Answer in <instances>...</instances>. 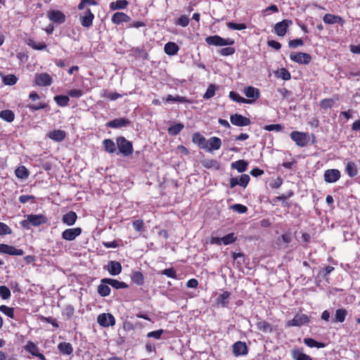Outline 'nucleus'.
I'll return each mask as SVG.
<instances>
[{"mask_svg": "<svg viewBox=\"0 0 360 360\" xmlns=\"http://www.w3.org/2000/svg\"><path fill=\"white\" fill-rule=\"evenodd\" d=\"M290 136L298 146L304 147L309 143V138L306 133L294 131Z\"/></svg>", "mask_w": 360, "mask_h": 360, "instance_id": "obj_4", "label": "nucleus"}, {"mask_svg": "<svg viewBox=\"0 0 360 360\" xmlns=\"http://www.w3.org/2000/svg\"><path fill=\"white\" fill-rule=\"evenodd\" d=\"M18 81V78L14 75H8L3 78V82L6 85H13Z\"/></svg>", "mask_w": 360, "mask_h": 360, "instance_id": "obj_52", "label": "nucleus"}, {"mask_svg": "<svg viewBox=\"0 0 360 360\" xmlns=\"http://www.w3.org/2000/svg\"><path fill=\"white\" fill-rule=\"evenodd\" d=\"M309 322V318L304 314H297L294 318L286 323V326H301Z\"/></svg>", "mask_w": 360, "mask_h": 360, "instance_id": "obj_5", "label": "nucleus"}, {"mask_svg": "<svg viewBox=\"0 0 360 360\" xmlns=\"http://www.w3.org/2000/svg\"><path fill=\"white\" fill-rule=\"evenodd\" d=\"M94 15L89 8H86L80 16L81 24L84 27H90L92 25Z\"/></svg>", "mask_w": 360, "mask_h": 360, "instance_id": "obj_14", "label": "nucleus"}, {"mask_svg": "<svg viewBox=\"0 0 360 360\" xmlns=\"http://www.w3.org/2000/svg\"><path fill=\"white\" fill-rule=\"evenodd\" d=\"M82 233V229L79 227L68 229L62 233V238L65 240H73Z\"/></svg>", "mask_w": 360, "mask_h": 360, "instance_id": "obj_11", "label": "nucleus"}, {"mask_svg": "<svg viewBox=\"0 0 360 360\" xmlns=\"http://www.w3.org/2000/svg\"><path fill=\"white\" fill-rule=\"evenodd\" d=\"M54 101L60 106H66L68 105L69 97L68 96H56Z\"/></svg>", "mask_w": 360, "mask_h": 360, "instance_id": "obj_48", "label": "nucleus"}, {"mask_svg": "<svg viewBox=\"0 0 360 360\" xmlns=\"http://www.w3.org/2000/svg\"><path fill=\"white\" fill-rule=\"evenodd\" d=\"M233 352L236 356L245 355L248 353V347L245 342L238 341L233 345Z\"/></svg>", "mask_w": 360, "mask_h": 360, "instance_id": "obj_18", "label": "nucleus"}, {"mask_svg": "<svg viewBox=\"0 0 360 360\" xmlns=\"http://www.w3.org/2000/svg\"><path fill=\"white\" fill-rule=\"evenodd\" d=\"M248 163L244 160H240L231 163V167L241 173L246 171Z\"/></svg>", "mask_w": 360, "mask_h": 360, "instance_id": "obj_29", "label": "nucleus"}, {"mask_svg": "<svg viewBox=\"0 0 360 360\" xmlns=\"http://www.w3.org/2000/svg\"><path fill=\"white\" fill-rule=\"evenodd\" d=\"M347 311L345 309H338L335 311V321L342 323L345 320Z\"/></svg>", "mask_w": 360, "mask_h": 360, "instance_id": "obj_44", "label": "nucleus"}, {"mask_svg": "<svg viewBox=\"0 0 360 360\" xmlns=\"http://www.w3.org/2000/svg\"><path fill=\"white\" fill-rule=\"evenodd\" d=\"M15 175L19 179H25L28 176L29 172L25 166L18 167L15 171Z\"/></svg>", "mask_w": 360, "mask_h": 360, "instance_id": "obj_45", "label": "nucleus"}, {"mask_svg": "<svg viewBox=\"0 0 360 360\" xmlns=\"http://www.w3.org/2000/svg\"><path fill=\"white\" fill-rule=\"evenodd\" d=\"M96 5V1L94 0H82L78 6L79 10H84L87 6Z\"/></svg>", "mask_w": 360, "mask_h": 360, "instance_id": "obj_60", "label": "nucleus"}, {"mask_svg": "<svg viewBox=\"0 0 360 360\" xmlns=\"http://www.w3.org/2000/svg\"><path fill=\"white\" fill-rule=\"evenodd\" d=\"M227 27L233 30H242L247 28V25L245 23H235L233 22H229Z\"/></svg>", "mask_w": 360, "mask_h": 360, "instance_id": "obj_50", "label": "nucleus"}, {"mask_svg": "<svg viewBox=\"0 0 360 360\" xmlns=\"http://www.w3.org/2000/svg\"><path fill=\"white\" fill-rule=\"evenodd\" d=\"M217 89H218V86L215 84L209 85L205 94L203 96V98L205 99L212 98L214 96Z\"/></svg>", "mask_w": 360, "mask_h": 360, "instance_id": "obj_47", "label": "nucleus"}, {"mask_svg": "<svg viewBox=\"0 0 360 360\" xmlns=\"http://www.w3.org/2000/svg\"><path fill=\"white\" fill-rule=\"evenodd\" d=\"M0 311L9 318H14V309L12 307H9L6 305H1Z\"/></svg>", "mask_w": 360, "mask_h": 360, "instance_id": "obj_49", "label": "nucleus"}, {"mask_svg": "<svg viewBox=\"0 0 360 360\" xmlns=\"http://www.w3.org/2000/svg\"><path fill=\"white\" fill-rule=\"evenodd\" d=\"M25 349L30 352L32 355L39 357L41 360H45L44 354L39 352V349L37 346L32 342H28L25 347Z\"/></svg>", "mask_w": 360, "mask_h": 360, "instance_id": "obj_17", "label": "nucleus"}, {"mask_svg": "<svg viewBox=\"0 0 360 360\" xmlns=\"http://www.w3.org/2000/svg\"><path fill=\"white\" fill-rule=\"evenodd\" d=\"M221 240H222V243L226 245L234 243L236 238L234 236V233H231L221 238Z\"/></svg>", "mask_w": 360, "mask_h": 360, "instance_id": "obj_53", "label": "nucleus"}, {"mask_svg": "<svg viewBox=\"0 0 360 360\" xmlns=\"http://www.w3.org/2000/svg\"><path fill=\"white\" fill-rule=\"evenodd\" d=\"M192 141L194 143L198 145L200 148L205 149L207 148V143L205 138L199 132H195L193 134Z\"/></svg>", "mask_w": 360, "mask_h": 360, "instance_id": "obj_24", "label": "nucleus"}, {"mask_svg": "<svg viewBox=\"0 0 360 360\" xmlns=\"http://www.w3.org/2000/svg\"><path fill=\"white\" fill-rule=\"evenodd\" d=\"M290 59L299 64L307 65L311 62V57L307 53H292L290 56Z\"/></svg>", "mask_w": 360, "mask_h": 360, "instance_id": "obj_9", "label": "nucleus"}, {"mask_svg": "<svg viewBox=\"0 0 360 360\" xmlns=\"http://www.w3.org/2000/svg\"><path fill=\"white\" fill-rule=\"evenodd\" d=\"M292 358L295 360H312L311 358L306 354H304L300 349H293L292 351Z\"/></svg>", "mask_w": 360, "mask_h": 360, "instance_id": "obj_34", "label": "nucleus"}, {"mask_svg": "<svg viewBox=\"0 0 360 360\" xmlns=\"http://www.w3.org/2000/svg\"><path fill=\"white\" fill-rule=\"evenodd\" d=\"M117 145L120 152L124 156H128L133 152L131 143L123 136H119L117 138Z\"/></svg>", "mask_w": 360, "mask_h": 360, "instance_id": "obj_3", "label": "nucleus"}, {"mask_svg": "<svg viewBox=\"0 0 360 360\" xmlns=\"http://www.w3.org/2000/svg\"><path fill=\"white\" fill-rule=\"evenodd\" d=\"M236 50L233 47H226L223 48L219 51V53L224 56H231L235 53Z\"/></svg>", "mask_w": 360, "mask_h": 360, "instance_id": "obj_59", "label": "nucleus"}, {"mask_svg": "<svg viewBox=\"0 0 360 360\" xmlns=\"http://www.w3.org/2000/svg\"><path fill=\"white\" fill-rule=\"evenodd\" d=\"M337 101H338V97L325 98L320 101V106L321 108L328 109L332 108Z\"/></svg>", "mask_w": 360, "mask_h": 360, "instance_id": "obj_32", "label": "nucleus"}, {"mask_svg": "<svg viewBox=\"0 0 360 360\" xmlns=\"http://www.w3.org/2000/svg\"><path fill=\"white\" fill-rule=\"evenodd\" d=\"M243 94L249 100L252 101V103L255 100H257L260 96V92L259 89L250 86L245 87L243 90Z\"/></svg>", "mask_w": 360, "mask_h": 360, "instance_id": "obj_16", "label": "nucleus"}, {"mask_svg": "<svg viewBox=\"0 0 360 360\" xmlns=\"http://www.w3.org/2000/svg\"><path fill=\"white\" fill-rule=\"evenodd\" d=\"M346 172L349 176L354 177L357 175L358 170L356 164L354 162L349 161L347 163Z\"/></svg>", "mask_w": 360, "mask_h": 360, "instance_id": "obj_35", "label": "nucleus"}, {"mask_svg": "<svg viewBox=\"0 0 360 360\" xmlns=\"http://www.w3.org/2000/svg\"><path fill=\"white\" fill-rule=\"evenodd\" d=\"M114 24L119 25L122 22H127L130 20V17L122 12H117L113 14L111 18Z\"/></svg>", "mask_w": 360, "mask_h": 360, "instance_id": "obj_23", "label": "nucleus"}, {"mask_svg": "<svg viewBox=\"0 0 360 360\" xmlns=\"http://www.w3.org/2000/svg\"><path fill=\"white\" fill-rule=\"evenodd\" d=\"M205 41L207 44L215 46H231L235 43L232 39H224L219 35L209 36L205 38Z\"/></svg>", "mask_w": 360, "mask_h": 360, "instance_id": "obj_2", "label": "nucleus"}, {"mask_svg": "<svg viewBox=\"0 0 360 360\" xmlns=\"http://www.w3.org/2000/svg\"><path fill=\"white\" fill-rule=\"evenodd\" d=\"M0 297L4 300H8L11 297V291L5 285L0 286Z\"/></svg>", "mask_w": 360, "mask_h": 360, "instance_id": "obj_54", "label": "nucleus"}, {"mask_svg": "<svg viewBox=\"0 0 360 360\" xmlns=\"http://www.w3.org/2000/svg\"><path fill=\"white\" fill-rule=\"evenodd\" d=\"M304 342L309 347L323 348L326 346L324 343L317 342L312 338H304Z\"/></svg>", "mask_w": 360, "mask_h": 360, "instance_id": "obj_40", "label": "nucleus"}, {"mask_svg": "<svg viewBox=\"0 0 360 360\" xmlns=\"http://www.w3.org/2000/svg\"><path fill=\"white\" fill-rule=\"evenodd\" d=\"M179 48L178 45L174 42H168L165 45V52L169 56L176 55Z\"/></svg>", "mask_w": 360, "mask_h": 360, "instance_id": "obj_28", "label": "nucleus"}, {"mask_svg": "<svg viewBox=\"0 0 360 360\" xmlns=\"http://www.w3.org/2000/svg\"><path fill=\"white\" fill-rule=\"evenodd\" d=\"M77 219V214L73 211H70L63 216L62 221L68 226H72L76 222Z\"/></svg>", "mask_w": 360, "mask_h": 360, "instance_id": "obj_25", "label": "nucleus"}, {"mask_svg": "<svg viewBox=\"0 0 360 360\" xmlns=\"http://www.w3.org/2000/svg\"><path fill=\"white\" fill-rule=\"evenodd\" d=\"M131 279L134 283L139 285H142L144 281L143 275L140 271L134 272L131 276Z\"/></svg>", "mask_w": 360, "mask_h": 360, "instance_id": "obj_46", "label": "nucleus"}, {"mask_svg": "<svg viewBox=\"0 0 360 360\" xmlns=\"http://www.w3.org/2000/svg\"><path fill=\"white\" fill-rule=\"evenodd\" d=\"M26 218L20 222L21 226L26 229H30L31 226H38L47 222L46 217L43 214H27Z\"/></svg>", "mask_w": 360, "mask_h": 360, "instance_id": "obj_1", "label": "nucleus"}, {"mask_svg": "<svg viewBox=\"0 0 360 360\" xmlns=\"http://www.w3.org/2000/svg\"><path fill=\"white\" fill-rule=\"evenodd\" d=\"M0 253L13 256H21L24 254V251L22 249H18L12 245L0 243Z\"/></svg>", "mask_w": 360, "mask_h": 360, "instance_id": "obj_7", "label": "nucleus"}, {"mask_svg": "<svg viewBox=\"0 0 360 360\" xmlns=\"http://www.w3.org/2000/svg\"><path fill=\"white\" fill-rule=\"evenodd\" d=\"M97 322L103 327L112 326L115 324L114 316L109 313H103L98 316Z\"/></svg>", "mask_w": 360, "mask_h": 360, "instance_id": "obj_6", "label": "nucleus"}, {"mask_svg": "<svg viewBox=\"0 0 360 360\" xmlns=\"http://www.w3.org/2000/svg\"><path fill=\"white\" fill-rule=\"evenodd\" d=\"M48 136L56 141H61L65 137V132L62 130H53L49 132Z\"/></svg>", "mask_w": 360, "mask_h": 360, "instance_id": "obj_30", "label": "nucleus"}, {"mask_svg": "<svg viewBox=\"0 0 360 360\" xmlns=\"http://www.w3.org/2000/svg\"><path fill=\"white\" fill-rule=\"evenodd\" d=\"M108 285L101 282V284L98 286V292L101 296L106 297L110 295L111 290Z\"/></svg>", "mask_w": 360, "mask_h": 360, "instance_id": "obj_38", "label": "nucleus"}, {"mask_svg": "<svg viewBox=\"0 0 360 360\" xmlns=\"http://www.w3.org/2000/svg\"><path fill=\"white\" fill-rule=\"evenodd\" d=\"M323 20L325 23L328 24V25H332V24H335V23H338V24H343L344 23V20L342 17H340L339 15L329 14V13H327L323 16Z\"/></svg>", "mask_w": 360, "mask_h": 360, "instance_id": "obj_22", "label": "nucleus"}, {"mask_svg": "<svg viewBox=\"0 0 360 360\" xmlns=\"http://www.w3.org/2000/svg\"><path fill=\"white\" fill-rule=\"evenodd\" d=\"M207 148H205L208 152H212L213 150H219L221 146V141L219 138L213 136L207 141Z\"/></svg>", "mask_w": 360, "mask_h": 360, "instance_id": "obj_21", "label": "nucleus"}, {"mask_svg": "<svg viewBox=\"0 0 360 360\" xmlns=\"http://www.w3.org/2000/svg\"><path fill=\"white\" fill-rule=\"evenodd\" d=\"M176 24L182 27H186L189 24V18L185 15H181L179 18Z\"/></svg>", "mask_w": 360, "mask_h": 360, "instance_id": "obj_64", "label": "nucleus"}, {"mask_svg": "<svg viewBox=\"0 0 360 360\" xmlns=\"http://www.w3.org/2000/svg\"><path fill=\"white\" fill-rule=\"evenodd\" d=\"M52 82L51 76L47 73H41L35 77V84L38 86H49Z\"/></svg>", "mask_w": 360, "mask_h": 360, "instance_id": "obj_15", "label": "nucleus"}, {"mask_svg": "<svg viewBox=\"0 0 360 360\" xmlns=\"http://www.w3.org/2000/svg\"><path fill=\"white\" fill-rule=\"evenodd\" d=\"M101 282L102 283H108L115 289H122L128 288V285L122 281H119L112 278H103Z\"/></svg>", "mask_w": 360, "mask_h": 360, "instance_id": "obj_19", "label": "nucleus"}, {"mask_svg": "<svg viewBox=\"0 0 360 360\" xmlns=\"http://www.w3.org/2000/svg\"><path fill=\"white\" fill-rule=\"evenodd\" d=\"M27 45L35 50H43L46 48V44L44 42L37 43L33 39H28Z\"/></svg>", "mask_w": 360, "mask_h": 360, "instance_id": "obj_42", "label": "nucleus"}, {"mask_svg": "<svg viewBox=\"0 0 360 360\" xmlns=\"http://www.w3.org/2000/svg\"><path fill=\"white\" fill-rule=\"evenodd\" d=\"M340 176V172L338 169H327L324 173V180L328 183H335L339 180Z\"/></svg>", "mask_w": 360, "mask_h": 360, "instance_id": "obj_12", "label": "nucleus"}, {"mask_svg": "<svg viewBox=\"0 0 360 360\" xmlns=\"http://www.w3.org/2000/svg\"><path fill=\"white\" fill-rule=\"evenodd\" d=\"M256 326H257V328L262 332L267 333V332L272 331L271 326L266 321H258L256 323Z\"/></svg>", "mask_w": 360, "mask_h": 360, "instance_id": "obj_41", "label": "nucleus"}, {"mask_svg": "<svg viewBox=\"0 0 360 360\" xmlns=\"http://www.w3.org/2000/svg\"><path fill=\"white\" fill-rule=\"evenodd\" d=\"M161 274L172 278H176V271L173 268L165 269L161 272Z\"/></svg>", "mask_w": 360, "mask_h": 360, "instance_id": "obj_63", "label": "nucleus"}, {"mask_svg": "<svg viewBox=\"0 0 360 360\" xmlns=\"http://www.w3.org/2000/svg\"><path fill=\"white\" fill-rule=\"evenodd\" d=\"M163 333L164 330L162 329L151 331L147 334V337L158 340L161 338V335L163 334Z\"/></svg>", "mask_w": 360, "mask_h": 360, "instance_id": "obj_61", "label": "nucleus"}, {"mask_svg": "<svg viewBox=\"0 0 360 360\" xmlns=\"http://www.w3.org/2000/svg\"><path fill=\"white\" fill-rule=\"evenodd\" d=\"M231 207L234 211L240 214L245 213L248 211L247 207L241 204H235L231 205Z\"/></svg>", "mask_w": 360, "mask_h": 360, "instance_id": "obj_58", "label": "nucleus"}, {"mask_svg": "<svg viewBox=\"0 0 360 360\" xmlns=\"http://www.w3.org/2000/svg\"><path fill=\"white\" fill-rule=\"evenodd\" d=\"M103 145L105 150L110 153H112L116 150L115 144L111 139H105L103 141Z\"/></svg>", "mask_w": 360, "mask_h": 360, "instance_id": "obj_39", "label": "nucleus"}, {"mask_svg": "<svg viewBox=\"0 0 360 360\" xmlns=\"http://www.w3.org/2000/svg\"><path fill=\"white\" fill-rule=\"evenodd\" d=\"M167 102H179V103H186L188 102V100L186 97L180 96H173L172 95H168L166 98Z\"/></svg>", "mask_w": 360, "mask_h": 360, "instance_id": "obj_51", "label": "nucleus"}, {"mask_svg": "<svg viewBox=\"0 0 360 360\" xmlns=\"http://www.w3.org/2000/svg\"><path fill=\"white\" fill-rule=\"evenodd\" d=\"M292 24L290 20H283L281 22H277L274 26L275 32L278 36L283 37L286 32L288 27Z\"/></svg>", "mask_w": 360, "mask_h": 360, "instance_id": "obj_10", "label": "nucleus"}, {"mask_svg": "<svg viewBox=\"0 0 360 360\" xmlns=\"http://www.w3.org/2000/svg\"><path fill=\"white\" fill-rule=\"evenodd\" d=\"M58 348L59 351L60 352V353H62L63 354H66V355H70L73 352L72 346L69 342H60L58 345Z\"/></svg>", "mask_w": 360, "mask_h": 360, "instance_id": "obj_31", "label": "nucleus"}, {"mask_svg": "<svg viewBox=\"0 0 360 360\" xmlns=\"http://www.w3.org/2000/svg\"><path fill=\"white\" fill-rule=\"evenodd\" d=\"M250 179V176L248 174H243L240 176L239 179L233 177L230 179V187L233 188L236 186L239 185L243 188H245L248 186Z\"/></svg>", "mask_w": 360, "mask_h": 360, "instance_id": "obj_13", "label": "nucleus"}, {"mask_svg": "<svg viewBox=\"0 0 360 360\" xmlns=\"http://www.w3.org/2000/svg\"><path fill=\"white\" fill-rule=\"evenodd\" d=\"M12 230L11 229L3 222H0V236L6 235V234H11Z\"/></svg>", "mask_w": 360, "mask_h": 360, "instance_id": "obj_57", "label": "nucleus"}, {"mask_svg": "<svg viewBox=\"0 0 360 360\" xmlns=\"http://www.w3.org/2000/svg\"><path fill=\"white\" fill-rule=\"evenodd\" d=\"M0 117L8 122H11L15 118V115L11 110H4L0 112Z\"/></svg>", "mask_w": 360, "mask_h": 360, "instance_id": "obj_36", "label": "nucleus"}, {"mask_svg": "<svg viewBox=\"0 0 360 360\" xmlns=\"http://www.w3.org/2000/svg\"><path fill=\"white\" fill-rule=\"evenodd\" d=\"M303 44H304V42L302 39H295L290 40L288 42V46L291 49H295L300 46H302Z\"/></svg>", "mask_w": 360, "mask_h": 360, "instance_id": "obj_62", "label": "nucleus"}, {"mask_svg": "<svg viewBox=\"0 0 360 360\" xmlns=\"http://www.w3.org/2000/svg\"><path fill=\"white\" fill-rule=\"evenodd\" d=\"M184 126L183 124L177 123L168 128V133L172 136L177 135L184 129Z\"/></svg>", "mask_w": 360, "mask_h": 360, "instance_id": "obj_43", "label": "nucleus"}, {"mask_svg": "<svg viewBox=\"0 0 360 360\" xmlns=\"http://www.w3.org/2000/svg\"><path fill=\"white\" fill-rule=\"evenodd\" d=\"M229 97L231 100L233 101H236L237 103H252V101L246 99L242 96H240L238 94L236 93L235 91H230L229 93Z\"/></svg>", "mask_w": 360, "mask_h": 360, "instance_id": "obj_33", "label": "nucleus"}, {"mask_svg": "<svg viewBox=\"0 0 360 360\" xmlns=\"http://www.w3.org/2000/svg\"><path fill=\"white\" fill-rule=\"evenodd\" d=\"M231 122L238 127H245L250 124V120L240 114L231 115L230 117Z\"/></svg>", "mask_w": 360, "mask_h": 360, "instance_id": "obj_8", "label": "nucleus"}, {"mask_svg": "<svg viewBox=\"0 0 360 360\" xmlns=\"http://www.w3.org/2000/svg\"><path fill=\"white\" fill-rule=\"evenodd\" d=\"M48 16L51 21L56 23H63L65 20V15L60 11H51Z\"/></svg>", "mask_w": 360, "mask_h": 360, "instance_id": "obj_20", "label": "nucleus"}, {"mask_svg": "<svg viewBox=\"0 0 360 360\" xmlns=\"http://www.w3.org/2000/svg\"><path fill=\"white\" fill-rule=\"evenodd\" d=\"M128 1L126 0H117L110 4V8L111 10L115 11L117 9H124L128 5Z\"/></svg>", "mask_w": 360, "mask_h": 360, "instance_id": "obj_37", "label": "nucleus"}, {"mask_svg": "<svg viewBox=\"0 0 360 360\" xmlns=\"http://www.w3.org/2000/svg\"><path fill=\"white\" fill-rule=\"evenodd\" d=\"M230 293L227 291L224 292L221 295H220L217 299V304H220L223 306H225L226 304V300L229 297Z\"/></svg>", "mask_w": 360, "mask_h": 360, "instance_id": "obj_55", "label": "nucleus"}, {"mask_svg": "<svg viewBox=\"0 0 360 360\" xmlns=\"http://www.w3.org/2000/svg\"><path fill=\"white\" fill-rule=\"evenodd\" d=\"M109 273L112 276H117L122 271L121 264L116 261H110L108 269Z\"/></svg>", "mask_w": 360, "mask_h": 360, "instance_id": "obj_26", "label": "nucleus"}, {"mask_svg": "<svg viewBox=\"0 0 360 360\" xmlns=\"http://www.w3.org/2000/svg\"><path fill=\"white\" fill-rule=\"evenodd\" d=\"M264 129L271 131H280L283 129V126L280 124H272L269 125H265L264 127Z\"/></svg>", "mask_w": 360, "mask_h": 360, "instance_id": "obj_56", "label": "nucleus"}, {"mask_svg": "<svg viewBox=\"0 0 360 360\" xmlns=\"http://www.w3.org/2000/svg\"><path fill=\"white\" fill-rule=\"evenodd\" d=\"M129 121L125 118L115 119L107 123L106 126L111 128H117L126 126L129 124Z\"/></svg>", "mask_w": 360, "mask_h": 360, "instance_id": "obj_27", "label": "nucleus"}]
</instances>
